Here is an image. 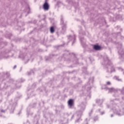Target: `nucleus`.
Wrapping results in <instances>:
<instances>
[{"label": "nucleus", "mask_w": 124, "mask_h": 124, "mask_svg": "<svg viewBox=\"0 0 124 124\" xmlns=\"http://www.w3.org/2000/svg\"><path fill=\"white\" fill-rule=\"evenodd\" d=\"M68 104L69 106L72 107V106H73V105L74 104V101H73V99H70L68 102Z\"/></svg>", "instance_id": "2"}, {"label": "nucleus", "mask_w": 124, "mask_h": 124, "mask_svg": "<svg viewBox=\"0 0 124 124\" xmlns=\"http://www.w3.org/2000/svg\"><path fill=\"white\" fill-rule=\"evenodd\" d=\"M14 68H16V66H14Z\"/></svg>", "instance_id": "7"}, {"label": "nucleus", "mask_w": 124, "mask_h": 124, "mask_svg": "<svg viewBox=\"0 0 124 124\" xmlns=\"http://www.w3.org/2000/svg\"><path fill=\"white\" fill-rule=\"evenodd\" d=\"M107 85H111V82H110V81H108L107 82Z\"/></svg>", "instance_id": "5"}, {"label": "nucleus", "mask_w": 124, "mask_h": 124, "mask_svg": "<svg viewBox=\"0 0 124 124\" xmlns=\"http://www.w3.org/2000/svg\"><path fill=\"white\" fill-rule=\"evenodd\" d=\"M93 48L94 49V50L97 51L98 50H100V49H101V47H100V46L98 45H94L93 46Z\"/></svg>", "instance_id": "3"}, {"label": "nucleus", "mask_w": 124, "mask_h": 124, "mask_svg": "<svg viewBox=\"0 0 124 124\" xmlns=\"http://www.w3.org/2000/svg\"><path fill=\"white\" fill-rule=\"evenodd\" d=\"M116 79H117L118 81H119V78H116Z\"/></svg>", "instance_id": "8"}, {"label": "nucleus", "mask_w": 124, "mask_h": 124, "mask_svg": "<svg viewBox=\"0 0 124 124\" xmlns=\"http://www.w3.org/2000/svg\"><path fill=\"white\" fill-rule=\"evenodd\" d=\"M1 112H4V110H1Z\"/></svg>", "instance_id": "6"}, {"label": "nucleus", "mask_w": 124, "mask_h": 124, "mask_svg": "<svg viewBox=\"0 0 124 124\" xmlns=\"http://www.w3.org/2000/svg\"><path fill=\"white\" fill-rule=\"evenodd\" d=\"M43 8L44 10H49V8H50V6H49V4H48V2H46V1L44 3L43 5Z\"/></svg>", "instance_id": "1"}, {"label": "nucleus", "mask_w": 124, "mask_h": 124, "mask_svg": "<svg viewBox=\"0 0 124 124\" xmlns=\"http://www.w3.org/2000/svg\"><path fill=\"white\" fill-rule=\"evenodd\" d=\"M50 31L51 33H54V32H55V28H54V27H51L50 28Z\"/></svg>", "instance_id": "4"}]
</instances>
